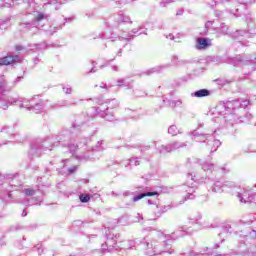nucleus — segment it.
Here are the masks:
<instances>
[{"mask_svg":"<svg viewBox=\"0 0 256 256\" xmlns=\"http://www.w3.org/2000/svg\"><path fill=\"white\" fill-rule=\"evenodd\" d=\"M59 3V0H48L47 3H45L44 5H55Z\"/></svg>","mask_w":256,"mask_h":256,"instance_id":"obj_48","label":"nucleus"},{"mask_svg":"<svg viewBox=\"0 0 256 256\" xmlns=\"http://www.w3.org/2000/svg\"><path fill=\"white\" fill-rule=\"evenodd\" d=\"M126 115L130 117V119H134V121H139L141 117H143L142 113H139L138 111L131 110V109H126Z\"/></svg>","mask_w":256,"mask_h":256,"instance_id":"obj_20","label":"nucleus"},{"mask_svg":"<svg viewBox=\"0 0 256 256\" xmlns=\"http://www.w3.org/2000/svg\"><path fill=\"white\" fill-rule=\"evenodd\" d=\"M0 133H7L10 139H14L16 143H23V138H21V135L15 132V129L11 126L4 125L0 127Z\"/></svg>","mask_w":256,"mask_h":256,"instance_id":"obj_9","label":"nucleus"},{"mask_svg":"<svg viewBox=\"0 0 256 256\" xmlns=\"http://www.w3.org/2000/svg\"><path fill=\"white\" fill-rule=\"evenodd\" d=\"M166 39H170V41H173V39H175V36L170 33V34L166 35Z\"/></svg>","mask_w":256,"mask_h":256,"instance_id":"obj_54","label":"nucleus"},{"mask_svg":"<svg viewBox=\"0 0 256 256\" xmlns=\"http://www.w3.org/2000/svg\"><path fill=\"white\" fill-rule=\"evenodd\" d=\"M173 1L175 0H164L162 2H160L161 7H166L167 5H169V3H173Z\"/></svg>","mask_w":256,"mask_h":256,"instance_id":"obj_44","label":"nucleus"},{"mask_svg":"<svg viewBox=\"0 0 256 256\" xmlns=\"http://www.w3.org/2000/svg\"><path fill=\"white\" fill-rule=\"evenodd\" d=\"M9 21H10L9 18H7V19H5V20H2V21L0 22V28L3 29V25H9Z\"/></svg>","mask_w":256,"mask_h":256,"instance_id":"obj_46","label":"nucleus"},{"mask_svg":"<svg viewBox=\"0 0 256 256\" xmlns=\"http://www.w3.org/2000/svg\"><path fill=\"white\" fill-rule=\"evenodd\" d=\"M10 187H19L21 186V183L19 182V179L17 177H14L12 180L9 181Z\"/></svg>","mask_w":256,"mask_h":256,"instance_id":"obj_33","label":"nucleus"},{"mask_svg":"<svg viewBox=\"0 0 256 256\" xmlns=\"http://www.w3.org/2000/svg\"><path fill=\"white\" fill-rule=\"evenodd\" d=\"M209 95H211V91H209L208 89H200L192 93V97H197V98L209 97Z\"/></svg>","mask_w":256,"mask_h":256,"instance_id":"obj_23","label":"nucleus"},{"mask_svg":"<svg viewBox=\"0 0 256 256\" xmlns=\"http://www.w3.org/2000/svg\"><path fill=\"white\" fill-rule=\"evenodd\" d=\"M28 101V107H22V109H28V111H32V113H43L44 109H45V102L43 101H39L38 103H36L35 105H33V102L30 100Z\"/></svg>","mask_w":256,"mask_h":256,"instance_id":"obj_11","label":"nucleus"},{"mask_svg":"<svg viewBox=\"0 0 256 256\" xmlns=\"http://www.w3.org/2000/svg\"><path fill=\"white\" fill-rule=\"evenodd\" d=\"M180 233L191 235V227H188L187 225L180 226L179 230L168 236L164 235L163 232H157L151 242H146L145 240L142 242L139 240H133L130 242V245H135V243L144 245L147 255L150 256L161 255V253H169V255H172V253H174V250L171 249L173 240L177 239V237L185 236V234Z\"/></svg>","mask_w":256,"mask_h":256,"instance_id":"obj_1","label":"nucleus"},{"mask_svg":"<svg viewBox=\"0 0 256 256\" xmlns=\"http://www.w3.org/2000/svg\"><path fill=\"white\" fill-rule=\"evenodd\" d=\"M17 5V0H3V3L0 4V7H13Z\"/></svg>","mask_w":256,"mask_h":256,"instance_id":"obj_27","label":"nucleus"},{"mask_svg":"<svg viewBox=\"0 0 256 256\" xmlns=\"http://www.w3.org/2000/svg\"><path fill=\"white\" fill-rule=\"evenodd\" d=\"M187 181H188V183H189V181H195V176H193V174H188Z\"/></svg>","mask_w":256,"mask_h":256,"instance_id":"obj_49","label":"nucleus"},{"mask_svg":"<svg viewBox=\"0 0 256 256\" xmlns=\"http://www.w3.org/2000/svg\"><path fill=\"white\" fill-rule=\"evenodd\" d=\"M36 17L31 22H21L19 24L20 31H31V29H34L39 27V22L43 21L45 19V14L41 12H36Z\"/></svg>","mask_w":256,"mask_h":256,"instance_id":"obj_8","label":"nucleus"},{"mask_svg":"<svg viewBox=\"0 0 256 256\" xmlns=\"http://www.w3.org/2000/svg\"><path fill=\"white\" fill-rule=\"evenodd\" d=\"M182 191L186 193L185 199H195V186L184 185Z\"/></svg>","mask_w":256,"mask_h":256,"instance_id":"obj_17","label":"nucleus"},{"mask_svg":"<svg viewBox=\"0 0 256 256\" xmlns=\"http://www.w3.org/2000/svg\"><path fill=\"white\" fill-rule=\"evenodd\" d=\"M75 171H77V166H73L71 168H68V173H75Z\"/></svg>","mask_w":256,"mask_h":256,"instance_id":"obj_50","label":"nucleus"},{"mask_svg":"<svg viewBox=\"0 0 256 256\" xmlns=\"http://www.w3.org/2000/svg\"><path fill=\"white\" fill-rule=\"evenodd\" d=\"M247 119H251V114H246Z\"/></svg>","mask_w":256,"mask_h":256,"instance_id":"obj_64","label":"nucleus"},{"mask_svg":"<svg viewBox=\"0 0 256 256\" xmlns=\"http://www.w3.org/2000/svg\"><path fill=\"white\" fill-rule=\"evenodd\" d=\"M121 23H133V21H131V17L123 14V12L112 14L109 17V20H108L109 27L116 28V27H119Z\"/></svg>","mask_w":256,"mask_h":256,"instance_id":"obj_7","label":"nucleus"},{"mask_svg":"<svg viewBox=\"0 0 256 256\" xmlns=\"http://www.w3.org/2000/svg\"><path fill=\"white\" fill-rule=\"evenodd\" d=\"M117 244V236H114L112 238H110L109 236H107V240L105 242L106 247H108V249H115L117 251V247L115 246Z\"/></svg>","mask_w":256,"mask_h":256,"instance_id":"obj_22","label":"nucleus"},{"mask_svg":"<svg viewBox=\"0 0 256 256\" xmlns=\"http://www.w3.org/2000/svg\"><path fill=\"white\" fill-rule=\"evenodd\" d=\"M213 191H214V193H220L221 192V183L220 182H216L214 184Z\"/></svg>","mask_w":256,"mask_h":256,"instance_id":"obj_35","label":"nucleus"},{"mask_svg":"<svg viewBox=\"0 0 256 256\" xmlns=\"http://www.w3.org/2000/svg\"><path fill=\"white\" fill-rule=\"evenodd\" d=\"M238 101L226 102L223 105H220L219 108L224 109V119H227V115L233 117V111H235V106L238 105Z\"/></svg>","mask_w":256,"mask_h":256,"instance_id":"obj_13","label":"nucleus"},{"mask_svg":"<svg viewBox=\"0 0 256 256\" xmlns=\"http://www.w3.org/2000/svg\"><path fill=\"white\" fill-rule=\"evenodd\" d=\"M67 147H68L70 153H75L77 151V147H79V145L70 143V144H67Z\"/></svg>","mask_w":256,"mask_h":256,"instance_id":"obj_34","label":"nucleus"},{"mask_svg":"<svg viewBox=\"0 0 256 256\" xmlns=\"http://www.w3.org/2000/svg\"><path fill=\"white\" fill-rule=\"evenodd\" d=\"M100 88H101V89H106V91H107V84L101 83V84H100Z\"/></svg>","mask_w":256,"mask_h":256,"instance_id":"obj_57","label":"nucleus"},{"mask_svg":"<svg viewBox=\"0 0 256 256\" xmlns=\"http://www.w3.org/2000/svg\"><path fill=\"white\" fill-rule=\"evenodd\" d=\"M229 31V27H227V25L225 24H221L220 26V32L223 34V35H227Z\"/></svg>","mask_w":256,"mask_h":256,"instance_id":"obj_36","label":"nucleus"},{"mask_svg":"<svg viewBox=\"0 0 256 256\" xmlns=\"http://www.w3.org/2000/svg\"><path fill=\"white\" fill-rule=\"evenodd\" d=\"M202 219L201 214H197L195 217L189 218L190 225H199V220Z\"/></svg>","mask_w":256,"mask_h":256,"instance_id":"obj_29","label":"nucleus"},{"mask_svg":"<svg viewBox=\"0 0 256 256\" xmlns=\"http://www.w3.org/2000/svg\"><path fill=\"white\" fill-rule=\"evenodd\" d=\"M65 21L71 23V21H73V18H66Z\"/></svg>","mask_w":256,"mask_h":256,"instance_id":"obj_61","label":"nucleus"},{"mask_svg":"<svg viewBox=\"0 0 256 256\" xmlns=\"http://www.w3.org/2000/svg\"><path fill=\"white\" fill-rule=\"evenodd\" d=\"M34 63H35V65H37V63H39V58H35Z\"/></svg>","mask_w":256,"mask_h":256,"instance_id":"obj_62","label":"nucleus"},{"mask_svg":"<svg viewBox=\"0 0 256 256\" xmlns=\"http://www.w3.org/2000/svg\"><path fill=\"white\" fill-rule=\"evenodd\" d=\"M23 77H17L13 82H7L5 76L0 77V109L7 111L11 105H18L20 109L23 107H29V101L27 98L18 96L17 98H9L5 94L12 91L13 87L21 81Z\"/></svg>","mask_w":256,"mask_h":256,"instance_id":"obj_2","label":"nucleus"},{"mask_svg":"<svg viewBox=\"0 0 256 256\" xmlns=\"http://www.w3.org/2000/svg\"><path fill=\"white\" fill-rule=\"evenodd\" d=\"M183 102L181 100H173L170 101V107H179V105H182Z\"/></svg>","mask_w":256,"mask_h":256,"instance_id":"obj_39","label":"nucleus"},{"mask_svg":"<svg viewBox=\"0 0 256 256\" xmlns=\"http://www.w3.org/2000/svg\"><path fill=\"white\" fill-rule=\"evenodd\" d=\"M112 71H119V66H116V65H114V66H112Z\"/></svg>","mask_w":256,"mask_h":256,"instance_id":"obj_58","label":"nucleus"},{"mask_svg":"<svg viewBox=\"0 0 256 256\" xmlns=\"http://www.w3.org/2000/svg\"><path fill=\"white\" fill-rule=\"evenodd\" d=\"M187 145V142H178L174 141L169 144L165 145H157V142H154V146L156 147L157 151L162 155H166V153H172V151H177V149H183Z\"/></svg>","mask_w":256,"mask_h":256,"instance_id":"obj_6","label":"nucleus"},{"mask_svg":"<svg viewBox=\"0 0 256 256\" xmlns=\"http://www.w3.org/2000/svg\"><path fill=\"white\" fill-rule=\"evenodd\" d=\"M251 35H253V32H251V29H248V31L237 30L234 34V37L237 39H241V37H244V39H249L251 38Z\"/></svg>","mask_w":256,"mask_h":256,"instance_id":"obj_18","label":"nucleus"},{"mask_svg":"<svg viewBox=\"0 0 256 256\" xmlns=\"http://www.w3.org/2000/svg\"><path fill=\"white\" fill-rule=\"evenodd\" d=\"M202 169H203V171H213V169H215V166L213 164H211V163L205 162L202 165Z\"/></svg>","mask_w":256,"mask_h":256,"instance_id":"obj_31","label":"nucleus"},{"mask_svg":"<svg viewBox=\"0 0 256 256\" xmlns=\"http://www.w3.org/2000/svg\"><path fill=\"white\" fill-rule=\"evenodd\" d=\"M239 9L240 8H236L235 10H230V13H233V15H236V17H239V14H237L239 13Z\"/></svg>","mask_w":256,"mask_h":256,"instance_id":"obj_51","label":"nucleus"},{"mask_svg":"<svg viewBox=\"0 0 256 256\" xmlns=\"http://www.w3.org/2000/svg\"><path fill=\"white\" fill-rule=\"evenodd\" d=\"M169 135H172V137H175V135H179L181 133V130L177 128L175 125H172L168 128Z\"/></svg>","mask_w":256,"mask_h":256,"instance_id":"obj_28","label":"nucleus"},{"mask_svg":"<svg viewBox=\"0 0 256 256\" xmlns=\"http://www.w3.org/2000/svg\"><path fill=\"white\" fill-rule=\"evenodd\" d=\"M165 67H169V65H166ZM164 66H156L154 68H150L149 70H146L143 72V75H153V73H161L163 71Z\"/></svg>","mask_w":256,"mask_h":256,"instance_id":"obj_24","label":"nucleus"},{"mask_svg":"<svg viewBox=\"0 0 256 256\" xmlns=\"http://www.w3.org/2000/svg\"><path fill=\"white\" fill-rule=\"evenodd\" d=\"M79 199L81 203H89V201L91 200V196H89V194H81L79 196Z\"/></svg>","mask_w":256,"mask_h":256,"instance_id":"obj_32","label":"nucleus"},{"mask_svg":"<svg viewBox=\"0 0 256 256\" xmlns=\"http://www.w3.org/2000/svg\"><path fill=\"white\" fill-rule=\"evenodd\" d=\"M133 81L129 80V78H121L117 80V87H131Z\"/></svg>","mask_w":256,"mask_h":256,"instance_id":"obj_25","label":"nucleus"},{"mask_svg":"<svg viewBox=\"0 0 256 256\" xmlns=\"http://www.w3.org/2000/svg\"><path fill=\"white\" fill-rule=\"evenodd\" d=\"M153 201L152 200H148V205H153Z\"/></svg>","mask_w":256,"mask_h":256,"instance_id":"obj_63","label":"nucleus"},{"mask_svg":"<svg viewBox=\"0 0 256 256\" xmlns=\"http://www.w3.org/2000/svg\"><path fill=\"white\" fill-rule=\"evenodd\" d=\"M177 16L179 15H183V10H178L177 13H176Z\"/></svg>","mask_w":256,"mask_h":256,"instance_id":"obj_60","label":"nucleus"},{"mask_svg":"<svg viewBox=\"0 0 256 256\" xmlns=\"http://www.w3.org/2000/svg\"><path fill=\"white\" fill-rule=\"evenodd\" d=\"M192 135V140L196 141L197 143H205L209 138V134H199L197 130H194L190 133Z\"/></svg>","mask_w":256,"mask_h":256,"instance_id":"obj_16","label":"nucleus"},{"mask_svg":"<svg viewBox=\"0 0 256 256\" xmlns=\"http://www.w3.org/2000/svg\"><path fill=\"white\" fill-rule=\"evenodd\" d=\"M119 107V101L117 99H112L109 102H105L100 106L95 108L96 113L105 121H110L115 123V115L109 112V109H117Z\"/></svg>","mask_w":256,"mask_h":256,"instance_id":"obj_4","label":"nucleus"},{"mask_svg":"<svg viewBox=\"0 0 256 256\" xmlns=\"http://www.w3.org/2000/svg\"><path fill=\"white\" fill-rule=\"evenodd\" d=\"M209 145L211 146L210 152L215 153V151H217V149H219V147H221V141H219V140L209 141Z\"/></svg>","mask_w":256,"mask_h":256,"instance_id":"obj_26","label":"nucleus"},{"mask_svg":"<svg viewBox=\"0 0 256 256\" xmlns=\"http://www.w3.org/2000/svg\"><path fill=\"white\" fill-rule=\"evenodd\" d=\"M62 89L65 95H71V93H73V89L71 87H66L65 85H62Z\"/></svg>","mask_w":256,"mask_h":256,"instance_id":"obj_37","label":"nucleus"},{"mask_svg":"<svg viewBox=\"0 0 256 256\" xmlns=\"http://www.w3.org/2000/svg\"><path fill=\"white\" fill-rule=\"evenodd\" d=\"M45 151H53V141L51 138L37 139L30 144V150L28 152L29 159H35L41 157Z\"/></svg>","mask_w":256,"mask_h":256,"instance_id":"obj_3","label":"nucleus"},{"mask_svg":"<svg viewBox=\"0 0 256 256\" xmlns=\"http://www.w3.org/2000/svg\"><path fill=\"white\" fill-rule=\"evenodd\" d=\"M171 62L173 63V65H179V56H172Z\"/></svg>","mask_w":256,"mask_h":256,"instance_id":"obj_42","label":"nucleus"},{"mask_svg":"<svg viewBox=\"0 0 256 256\" xmlns=\"http://www.w3.org/2000/svg\"><path fill=\"white\" fill-rule=\"evenodd\" d=\"M80 160L81 161H89V156H81Z\"/></svg>","mask_w":256,"mask_h":256,"instance_id":"obj_56","label":"nucleus"},{"mask_svg":"<svg viewBox=\"0 0 256 256\" xmlns=\"http://www.w3.org/2000/svg\"><path fill=\"white\" fill-rule=\"evenodd\" d=\"M237 197L240 200V203L256 201V193H253L249 189H244L242 192H238Z\"/></svg>","mask_w":256,"mask_h":256,"instance_id":"obj_10","label":"nucleus"},{"mask_svg":"<svg viewBox=\"0 0 256 256\" xmlns=\"http://www.w3.org/2000/svg\"><path fill=\"white\" fill-rule=\"evenodd\" d=\"M22 193H24L27 197H33L35 195V189L33 188H25Z\"/></svg>","mask_w":256,"mask_h":256,"instance_id":"obj_30","label":"nucleus"},{"mask_svg":"<svg viewBox=\"0 0 256 256\" xmlns=\"http://www.w3.org/2000/svg\"><path fill=\"white\" fill-rule=\"evenodd\" d=\"M155 195L159 196V192L140 193L139 195L133 197V201H134V203H137V201H141V199H143L144 197H153Z\"/></svg>","mask_w":256,"mask_h":256,"instance_id":"obj_19","label":"nucleus"},{"mask_svg":"<svg viewBox=\"0 0 256 256\" xmlns=\"http://www.w3.org/2000/svg\"><path fill=\"white\" fill-rule=\"evenodd\" d=\"M135 0H117L116 4L121 5V3H133Z\"/></svg>","mask_w":256,"mask_h":256,"instance_id":"obj_47","label":"nucleus"},{"mask_svg":"<svg viewBox=\"0 0 256 256\" xmlns=\"http://www.w3.org/2000/svg\"><path fill=\"white\" fill-rule=\"evenodd\" d=\"M141 29H143V27H139L134 28L131 32L125 33H115V32H111V31H106L103 34H99L98 37H94V39H109L110 41H117V39H119V41H126L127 43H129V41H131L133 39V35H136V33H139V31H141Z\"/></svg>","mask_w":256,"mask_h":256,"instance_id":"obj_5","label":"nucleus"},{"mask_svg":"<svg viewBox=\"0 0 256 256\" xmlns=\"http://www.w3.org/2000/svg\"><path fill=\"white\" fill-rule=\"evenodd\" d=\"M35 249H38V255H41V253H43V249H41V245L35 246Z\"/></svg>","mask_w":256,"mask_h":256,"instance_id":"obj_52","label":"nucleus"},{"mask_svg":"<svg viewBox=\"0 0 256 256\" xmlns=\"http://www.w3.org/2000/svg\"><path fill=\"white\" fill-rule=\"evenodd\" d=\"M209 47H211V39L197 38L195 48L198 51H203L204 49H209Z\"/></svg>","mask_w":256,"mask_h":256,"instance_id":"obj_15","label":"nucleus"},{"mask_svg":"<svg viewBox=\"0 0 256 256\" xmlns=\"http://www.w3.org/2000/svg\"><path fill=\"white\" fill-rule=\"evenodd\" d=\"M97 65V62H92V68H91V70L89 71V72H87L88 74L89 73H97V69H95V66Z\"/></svg>","mask_w":256,"mask_h":256,"instance_id":"obj_45","label":"nucleus"},{"mask_svg":"<svg viewBox=\"0 0 256 256\" xmlns=\"http://www.w3.org/2000/svg\"><path fill=\"white\" fill-rule=\"evenodd\" d=\"M35 49L41 50V49H47V44L41 43V44H30L28 45V48H25L22 45H16V51H35Z\"/></svg>","mask_w":256,"mask_h":256,"instance_id":"obj_14","label":"nucleus"},{"mask_svg":"<svg viewBox=\"0 0 256 256\" xmlns=\"http://www.w3.org/2000/svg\"><path fill=\"white\" fill-rule=\"evenodd\" d=\"M21 215H22V217H27V210H23Z\"/></svg>","mask_w":256,"mask_h":256,"instance_id":"obj_59","label":"nucleus"},{"mask_svg":"<svg viewBox=\"0 0 256 256\" xmlns=\"http://www.w3.org/2000/svg\"><path fill=\"white\" fill-rule=\"evenodd\" d=\"M187 256H203V254H197L193 251L189 252V254Z\"/></svg>","mask_w":256,"mask_h":256,"instance_id":"obj_53","label":"nucleus"},{"mask_svg":"<svg viewBox=\"0 0 256 256\" xmlns=\"http://www.w3.org/2000/svg\"><path fill=\"white\" fill-rule=\"evenodd\" d=\"M56 107H69V102H67V100H62L56 104Z\"/></svg>","mask_w":256,"mask_h":256,"instance_id":"obj_40","label":"nucleus"},{"mask_svg":"<svg viewBox=\"0 0 256 256\" xmlns=\"http://www.w3.org/2000/svg\"><path fill=\"white\" fill-rule=\"evenodd\" d=\"M103 145V141H98L97 145L95 147H92V151H102L103 148L101 147Z\"/></svg>","mask_w":256,"mask_h":256,"instance_id":"obj_38","label":"nucleus"},{"mask_svg":"<svg viewBox=\"0 0 256 256\" xmlns=\"http://www.w3.org/2000/svg\"><path fill=\"white\" fill-rule=\"evenodd\" d=\"M24 7H26V13L28 15H31V13H36L35 12V0H27V3H24Z\"/></svg>","mask_w":256,"mask_h":256,"instance_id":"obj_21","label":"nucleus"},{"mask_svg":"<svg viewBox=\"0 0 256 256\" xmlns=\"http://www.w3.org/2000/svg\"><path fill=\"white\" fill-rule=\"evenodd\" d=\"M65 141H69L68 136L60 135L58 138L59 143H65Z\"/></svg>","mask_w":256,"mask_h":256,"instance_id":"obj_41","label":"nucleus"},{"mask_svg":"<svg viewBox=\"0 0 256 256\" xmlns=\"http://www.w3.org/2000/svg\"><path fill=\"white\" fill-rule=\"evenodd\" d=\"M130 163H133L135 167H137L138 165H141V163L139 162V158H131Z\"/></svg>","mask_w":256,"mask_h":256,"instance_id":"obj_43","label":"nucleus"},{"mask_svg":"<svg viewBox=\"0 0 256 256\" xmlns=\"http://www.w3.org/2000/svg\"><path fill=\"white\" fill-rule=\"evenodd\" d=\"M21 60V58L19 57V55H15V56H4V57H0V67L3 66H7V65H15V63H19V61Z\"/></svg>","mask_w":256,"mask_h":256,"instance_id":"obj_12","label":"nucleus"},{"mask_svg":"<svg viewBox=\"0 0 256 256\" xmlns=\"http://www.w3.org/2000/svg\"><path fill=\"white\" fill-rule=\"evenodd\" d=\"M249 105V101L245 100L242 104H240V107H247Z\"/></svg>","mask_w":256,"mask_h":256,"instance_id":"obj_55","label":"nucleus"}]
</instances>
